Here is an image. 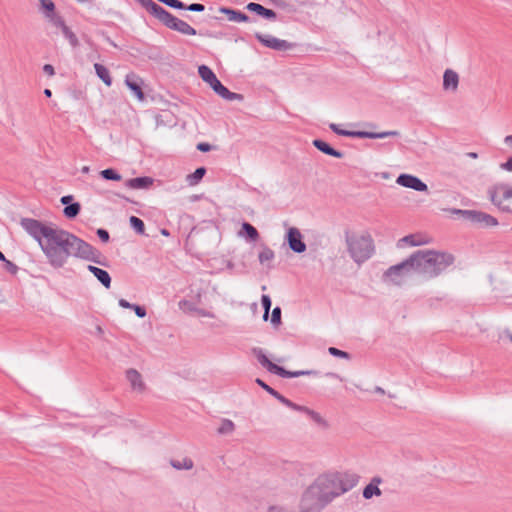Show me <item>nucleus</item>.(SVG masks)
<instances>
[{
  "instance_id": "1",
  "label": "nucleus",
  "mask_w": 512,
  "mask_h": 512,
  "mask_svg": "<svg viewBox=\"0 0 512 512\" xmlns=\"http://www.w3.org/2000/svg\"><path fill=\"white\" fill-rule=\"evenodd\" d=\"M21 227L39 244L48 263L53 268H62L71 252L72 233L52 223H43L33 218H22Z\"/></svg>"
},
{
  "instance_id": "2",
  "label": "nucleus",
  "mask_w": 512,
  "mask_h": 512,
  "mask_svg": "<svg viewBox=\"0 0 512 512\" xmlns=\"http://www.w3.org/2000/svg\"><path fill=\"white\" fill-rule=\"evenodd\" d=\"M413 271L427 278H434L453 264L454 257L449 253L435 250H419L410 256Z\"/></svg>"
},
{
  "instance_id": "3",
  "label": "nucleus",
  "mask_w": 512,
  "mask_h": 512,
  "mask_svg": "<svg viewBox=\"0 0 512 512\" xmlns=\"http://www.w3.org/2000/svg\"><path fill=\"white\" fill-rule=\"evenodd\" d=\"M359 476L352 472H333L319 476L313 483L319 488L322 497L330 503L335 497L352 489Z\"/></svg>"
},
{
  "instance_id": "4",
  "label": "nucleus",
  "mask_w": 512,
  "mask_h": 512,
  "mask_svg": "<svg viewBox=\"0 0 512 512\" xmlns=\"http://www.w3.org/2000/svg\"><path fill=\"white\" fill-rule=\"evenodd\" d=\"M150 14L166 27L184 35H196V30L187 22L177 18L153 0H137Z\"/></svg>"
},
{
  "instance_id": "5",
  "label": "nucleus",
  "mask_w": 512,
  "mask_h": 512,
  "mask_svg": "<svg viewBox=\"0 0 512 512\" xmlns=\"http://www.w3.org/2000/svg\"><path fill=\"white\" fill-rule=\"evenodd\" d=\"M346 244L351 258L357 264L366 262L375 252L374 241L369 233L347 235Z\"/></svg>"
},
{
  "instance_id": "6",
  "label": "nucleus",
  "mask_w": 512,
  "mask_h": 512,
  "mask_svg": "<svg viewBox=\"0 0 512 512\" xmlns=\"http://www.w3.org/2000/svg\"><path fill=\"white\" fill-rule=\"evenodd\" d=\"M252 353L256 357L258 363L265 368L268 372L279 375L283 378H296L303 375H317L318 373L314 370H300V371H287L283 367L272 363L264 350L259 347L252 348Z\"/></svg>"
},
{
  "instance_id": "7",
  "label": "nucleus",
  "mask_w": 512,
  "mask_h": 512,
  "mask_svg": "<svg viewBox=\"0 0 512 512\" xmlns=\"http://www.w3.org/2000/svg\"><path fill=\"white\" fill-rule=\"evenodd\" d=\"M493 205L500 211L512 214V186L507 183H496L488 191Z\"/></svg>"
},
{
  "instance_id": "8",
  "label": "nucleus",
  "mask_w": 512,
  "mask_h": 512,
  "mask_svg": "<svg viewBox=\"0 0 512 512\" xmlns=\"http://www.w3.org/2000/svg\"><path fill=\"white\" fill-rule=\"evenodd\" d=\"M328 502L322 497L319 488L312 483L303 493L299 508L300 512H320Z\"/></svg>"
},
{
  "instance_id": "9",
  "label": "nucleus",
  "mask_w": 512,
  "mask_h": 512,
  "mask_svg": "<svg viewBox=\"0 0 512 512\" xmlns=\"http://www.w3.org/2000/svg\"><path fill=\"white\" fill-rule=\"evenodd\" d=\"M70 257H76L87 261L101 264L100 252L92 245L72 234Z\"/></svg>"
},
{
  "instance_id": "10",
  "label": "nucleus",
  "mask_w": 512,
  "mask_h": 512,
  "mask_svg": "<svg viewBox=\"0 0 512 512\" xmlns=\"http://www.w3.org/2000/svg\"><path fill=\"white\" fill-rule=\"evenodd\" d=\"M329 128L336 134L341 136L353 137V138H368V139H382L390 136H398V131H385V132H368V131H349L344 130L335 123H331Z\"/></svg>"
},
{
  "instance_id": "11",
  "label": "nucleus",
  "mask_w": 512,
  "mask_h": 512,
  "mask_svg": "<svg viewBox=\"0 0 512 512\" xmlns=\"http://www.w3.org/2000/svg\"><path fill=\"white\" fill-rule=\"evenodd\" d=\"M410 271H413V265L410 262V257L403 262L391 266L384 274V277L396 285L402 284L404 278Z\"/></svg>"
},
{
  "instance_id": "12",
  "label": "nucleus",
  "mask_w": 512,
  "mask_h": 512,
  "mask_svg": "<svg viewBox=\"0 0 512 512\" xmlns=\"http://www.w3.org/2000/svg\"><path fill=\"white\" fill-rule=\"evenodd\" d=\"M255 38L263 46L270 48L272 50H276V51H286V50H290L293 47L292 43H290L286 40L276 38V37H274L272 35H268V34L256 33Z\"/></svg>"
},
{
  "instance_id": "13",
  "label": "nucleus",
  "mask_w": 512,
  "mask_h": 512,
  "mask_svg": "<svg viewBox=\"0 0 512 512\" xmlns=\"http://www.w3.org/2000/svg\"><path fill=\"white\" fill-rule=\"evenodd\" d=\"M397 184L413 189L415 191L424 192L428 190L427 185L418 177L410 174H401L397 177Z\"/></svg>"
},
{
  "instance_id": "14",
  "label": "nucleus",
  "mask_w": 512,
  "mask_h": 512,
  "mask_svg": "<svg viewBox=\"0 0 512 512\" xmlns=\"http://www.w3.org/2000/svg\"><path fill=\"white\" fill-rule=\"evenodd\" d=\"M470 216L469 222L478 225L479 227H494L498 225V220L485 212L472 210L468 213Z\"/></svg>"
},
{
  "instance_id": "15",
  "label": "nucleus",
  "mask_w": 512,
  "mask_h": 512,
  "mask_svg": "<svg viewBox=\"0 0 512 512\" xmlns=\"http://www.w3.org/2000/svg\"><path fill=\"white\" fill-rule=\"evenodd\" d=\"M287 242L289 248L295 253H303L306 251V244L303 242L302 234L299 229L291 227L287 232Z\"/></svg>"
},
{
  "instance_id": "16",
  "label": "nucleus",
  "mask_w": 512,
  "mask_h": 512,
  "mask_svg": "<svg viewBox=\"0 0 512 512\" xmlns=\"http://www.w3.org/2000/svg\"><path fill=\"white\" fill-rule=\"evenodd\" d=\"M125 84L135 94L137 99L140 101L144 100L145 96L142 90L143 81L138 75L134 73L127 74L125 77Z\"/></svg>"
},
{
  "instance_id": "17",
  "label": "nucleus",
  "mask_w": 512,
  "mask_h": 512,
  "mask_svg": "<svg viewBox=\"0 0 512 512\" xmlns=\"http://www.w3.org/2000/svg\"><path fill=\"white\" fill-rule=\"evenodd\" d=\"M126 379L129 382L133 391L142 393L144 392L146 386L142 379L141 374L136 369H128L126 371Z\"/></svg>"
},
{
  "instance_id": "18",
  "label": "nucleus",
  "mask_w": 512,
  "mask_h": 512,
  "mask_svg": "<svg viewBox=\"0 0 512 512\" xmlns=\"http://www.w3.org/2000/svg\"><path fill=\"white\" fill-rule=\"evenodd\" d=\"M210 87L216 94H218L225 100L234 101L243 99V96L241 94L229 91L218 79H216L215 82H212Z\"/></svg>"
},
{
  "instance_id": "19",
  "label": "nucleus",
  "mask_w": 512,
  "mask_h": 512,
  "mask_svg": "<svg viewBox=\"0 0 512 512\" xmlns=\"http://www.w3.org/2000/svg\"><path fill=\"white\" fill-rule=\"evenodd\" d=\"M210 87L216 94H218L225 100L234 101L243 99V96L241 94L229 91L218 79H216L215 82H212Z\"/></svg>"
},
{
  "instance_id": "20",
  "label": "nucleus",
  "mask_w": 512,
  "mask_h": 512,
  "mask_svg": "<svg viewBox=\"0 0 512 512\" xmlns=\"http://www.w3.org/2000/svg\"><path fill=\"white\" fill-rule=\"evenodd\" d=\"M210 87L216 94H218L225 100L234 101L243 99V96L241 94L229 91L218 79H216L215 82H212Z\"/></svg>"
},
{
  "instance_id": "21",
  "label": "nucleus",
  "mask_w": 512,
  "mask_h": 512,
  "mask_svg": "<svg viewBox=\"0 0 512 512\" xmlns=\"http://www.w3.org/2000/svg\"><path fill=\"white\" fill-rule=\"evenodd\" d=\"M210 87L216 94H218L225 100L234 101L243 99V96L241 94L229 91L218 79H216L215 82H212Z\"/></svg>"
},
{
  "instance_id": "22",
  "label": "nucleus",
  "mask_w": 512,
  "mask_h": 512,
  "mask_svg": "<svg viewBox=\"0 0 512 512\" xmlns=\"http://www.w3.org/2000/svg\"><path fill=\"white\" fill-rule=\"evenodd\" d=\"M459 85V75L452 69H446L443 74V89L456 92Z\"/></svg>"
},
{
  "instance_id": "23",
  "label": "nucleus",
  "mask_w": 512,
  "mask_h": 512,
  "mask_svg": "<svg viewBox=\"0 0 512 512\" xmlns=\"http://www.w3.org/2000/svg\"><path fill=\"white\" fill-rule=\"evenodd\" d=\"M430 242V238L426 235L422 234H410L403 238H401L398 242L399 246L409 245V246H421L428 244Z\"/></svg>"
},
{
  "instance_id": "24",
  "label": "nucleus",
  "mask_w": 512,
  "mask_h": 512,
  "mask_svg": "<svg viewBox=\"0 0 512 512\" xmlns=\"http://www.w3.org/2000/svg\"><path fill=\"white\" fill-rule=\"evenodd\" d=\"M246 9L255 12L257 15L266 18L268 20L276 19V12L272 9L265 8L261 4L250 2L247 4Z\"/></svg>"
},
{
  "instance_id": "25",
  "label": "nucleus",
  "mask_w": 512,
  "mask_h": 512,
  "mask_svg": "<svg viewBox=\"0 0 512 512\" xmlns=\"http://www.w3.org/2000/svg\"><path fill=\"white\" fill-rule=\"evenodd\" d=\"M154 180L151 177L143 176L128 179L125 185L131 189H147L152 186Z\"/></svg>"
},
{
  "instance_id": "26",
  "label": "nucleus",
  "mask_w": 512,
  "mask_h": 512,
  "mask_svg": "<svg viewBox=\"0 0 512 512\" xmlns=\"http://www.w3.org/2000/svg\"><path fill=\"white\" fill-rule=\"evenodd\" d=\"M220 12L225 14L227 19L231 22H248L250 20L247 14L231 8L222 7L220 8Z\"/></svg>"
},
{
  "instance_id": "27",
  "label": "nucleus",
  "mask_w": 512,
  "mask_h": 512,
  "mask_svg": "<svg viewBox=\"0 0 512 512\" xmlns=\"http://www.w3.org/2000/svg\"><path fill=\"white\" fill-rule=\"evenodd\" d=\"M313 145L318 149L320 150L321 152H323L324 154H327V155H330V156H333L335 158H342L343 157V153L332 148L328 143H326L325 141L323 140H320V139H315L313 141Z\"/></svg>"
},
{
  "instance_id": "28",
  "label": "nucleus",
  "mask_w": 512,
  "mask_h": 512,
  "mask_svg": "<svg viewBox=\"0 0 512 512\" xmlns=\"http://www.w3.org/2000/svg\"><path fill=\"white\" fill-rule=\"evenodd\" d=\"M381 482V479L378 477H375L372 479L371 483L368 484L364 490H363V497L365 499H370L374 495L379 496L381 495V490L378 488V484Z\"/></svg>"
},
{
  "instance_id": "29",
  "label": "nucleus",
  "mask_w": 512,
  "mask_h": 512,
  "mask_svg": "<svg viewBox=\"0 0 512 512\" xmlns=\"http://www.w3.org/2000/svg\"><path fill=\"white\" fill-rule=\"evenodd\" d=\"M94 69L96 75L105 83V85L111 86L112 78L110 76L109 70L104 65L99 63L94 64Z\"/></svg>"
},
{
  "instance_id": "30",
  "label": "nucleus",
  "mask_w": 512,
  "mask_h": 512,
  "mask_svg": "<svg viewBox=\"0 0 512 512\" xmlns=\"http://www.w3.org/2000/svg\"><path fill=\"white\" fill-rule=\"evenodd\" d=\"M198 73L202 80L208 83L209 85H211L212 82H215V80L218 79L215 73L206 65L199 66Z\"/></svg>"
},
{
  "instance_id": "31",
  "label": "nucleus",
  "mask_w": 512,
  "mask_h": 512,
  "mask_svg": "<svg viewBox=\"0 0 512 512\" xmlns=\"http://www.w3.org/2000/svg\"><path fill=\"white\" fill-rule=\"evenodd\" d=\"M206 173V169L204 167L197 168L192 174L187 175L186 182L189 186L197 185Z\"/></svg>"
},
{
  "instance_id": "32",
  "label": "nucleus",
  "mask_w": 512,
  "mask_h": 512,
  "mask_svg": "<svg viewBox=\"0 0 512 512\" xmlns=\"http://www.w3.org/2000/svg\"><path fill=\"white\" fill-rule=\"evenodd\" d=\"M170 464L177 470H189L193 467V461L187 457H184L182 459H172L170 461Z\"/></svg>"
},
{
  "instance_id": "33",
  "label": "nucleus",
  "mask_w": 512,
  "mask_h": 512,
  "mask_svg": "<svg viewBox=\"0 0 512 512\" xmlns=\"http://www.w3.org/2000/svg\"><path fill=\"white\" fill-rule=\"evenodd\" d=\"M80 210H81L80 204L78 202H75V203L67 205L63 210V214L65 217L72 219L79 214Z\"/></svg>"
},
{
  "instance_id": "34",
  "label": "nucleus",
  "mask_w": 512,
  "mask_h": 512,
  "mask_svg": "<svg viewBox=\"0 0 512 512\" xmlns=\"http://www.w3.org/2000/svg\"><path fill=\"white\" fill-rule=\"evenodd\" d=\"M235 425L229 419H222L220 426L217 428V432L221 435H227L234 431Z\"/></svg>"
},
{
  "instance_id": "35",
  "label": "nucleus",
  "mask_w": 512,
  "mask_h": 512,
  "mask_svg": "<svg viewBox=\"0 0 512 512\" xmlns=\"http://www.w3.org/2000/svg\"><path fill=\"white\" fill-rule=\"evenodd\" d=\"M49 22L56 28L58 29H62L63 26H65V22L63 20V18L61 16H59L58 14L55 13V11L53 12H50V13H46V16H45Z\"/></svg>"
},
{
  "instance_id": "36",
  "label": "nucleus",
  "mask_w": 512,
  "mask_h": 512,
  "mask_svg": "<svg viewBox=\"0 0 512 512\" xmlns=\"http://www.w3.org/2000/svg\"><path fill=\"white\" fill-rule=\"evenodd\" d=\"M242 231H244L247 237L252 241H256L259 238L257 229L248 222L242 224Z\"/></svg>"
},
{
  "instance_id": "37",
  "label": "nucleus",
  "mask_w": 512,
  "mask_h": 512,
  "mask_svg": "<svg viewBox=\"0 0 512 512\" xmlns=\"http://www.w3.org/2000/svg\"><path fill=\"white\" fill-rule=\"evenodd\" d=\"M256 383L262 387L265 391H267L270 395H272L273 397H275L278 401H280L282 403V400H284L286 397H284L283 395H281L279 392H277L276 390H274L272 387H270L269 385H267L264 381H262L261 379H256Z\"/></svg>"
},
{
  "instance_id": "38",
  "label": "nucleus",
  "mask_w": 512,
  "mask_h": 512,
  "mask_svg": "<svg viewBox=\"0 0 512 512\" xmlns=\"http://www.w3.org/2000/svg\"><path fill=\"white\" fill-rule=\"evenodd\" d=\"M129 223H130V226L138 234L143 235L145 233V225H144V222L140 218H138L136 216H131L130 219H129Z\"/></svg>"
},
{
  "instance_id": "39",
  "label": "nucleus",
  "mask_w": 512,
  "mask_h": 512,
  "mask_svg": "<svg viewBox=\"0 0 512 512\" xmlns=\"http://www.w3.org/2000/svg\"><path fill=\"white\" fill-rule=\"evenodd\" d=\"M61 32L63 33L64 37L69 41L70 45L72 47H77L79 44L78 38L76 35L71 31V29L65 25L61 29Z\"/></svg>"
},
{
  "instance_id": "40",
  "label": "nucleus",
  "mask_w": 512,
  "mask_h": 512,
  "mask_svg": "<svg viewBox=\"0 0 512 512\" xmlns=\"http://www.w3.org/2000/svg\"><path fill=\"white\" fill-rule=\"evenodd\" d=\"M95 277L105 288H110L111 277L106 270L100 269L99 272L95 275Z\"/></svg>"
},
{
  "instance_id": "41",
  "label": "nucleus",
  "mask_w": 512,
  "mask_h": 512,
  "mask_svg": "<svg viewBox=\"0 0 512 512\" xmlns=\"http://www.w3.org/2000/svg\"><path fill=\"white\" fill-rule=\"evenodd\" d=\"M100 175L105 180L120 181L122 179V176L117 171L111 168L102 170L100 172Z\"/></svg>"
},
{
  "instance_id": "42",
  "label": "nucleus",
  "mask_w": 512,
  "mask_h": 512,
  "mask_svg": "<svg viewBox=\"0 0 512 512\" xmlns=\"http://www.w3.org/2000/svg\"><path fill=\"white\" fill-rule=\"evenodd\" d=\"M178 305L182 311L188 313H196L198 309L193 302L185 299L181 300Z\"/></svg>"
},
{
  "instance_id": "43",
  "label": "nucleus",
  "mask_w": 512,
  "mask_h": 512,
  "mask_svg": "<svg viewBox=\"0 0 512 512\" xmlns=\"http://www.w3.org/2000/svg\"><path fill=\"white\" fill-rule=\"evenodd\" d=\"M274 258V252L269 247H264L259 253V261L261 264L271 261Z\"/></svg>"
},
{
  "instance_id": "44",
  "label": "nucleus",
  "mask_w": 512,
  "mask_h": 512,
  "mask_svg": "<svg viewBox=\"0 0 512 512\" xmlns=\"http://www.w3.org/2000/svg\"><path fill=\"white\" fill-rule=\"evenodd\" d=\"M261 303H262V306H263V309H264L263 319L267 320L268 319V315H269V311H270V308H271V304H272L270 296L262 295Z\"/></svg>"
},
{
  "instance_id": "45",
  "label": "nucleus",
  "mask_w": 512,
  "mask_h": 512,
  "mask_svg": "<svg viewBox=\"0 0 512 512\" xmlns=\"http://www.w3.org/2000/svg\"><path fill=\"white\" fill-rule=\"evenodd\" d=\"M304 413L307 414L317 424H319V425H325L326 424L324 419L321 417V415L318 412H316L314 410H311V409L306 407Z\"/></svg>"
},
{
  "instance_id": "46",
  "label": "nucleus",
  "mask_w": 512,
  "mask_h": 512,
  "mask_svg": "<svg viewBox=\"0 0 512 512\" xmlns=\"http://www.w3.org/2000/svg\"><path fill=\"white\" fill-rule=\"evenodd\" d=\"M271 323L278 326L281 323V308L275 307L271 315Z\"/></svg>"
},
{
  "instance_id": "47",
  "label": "nucleus",
  "mask_w": 512,
  "mask_h": 512,
  "mask_svg": "<svg viewBox=\"0 0 512 512\" xmlns=\"http://www.w3.org/2000/svg\"><path fill=\"white\" fill-rule=\"evenodd\" d=\"M328 352L332 355V356H335V357H339V358H345V359H349L350 358V355L345 352V351H342L338 348H335V347H330L328 349Z\"/></svg>"
},
{
  "instance_id": "48",
  "label": "nucleus",
  "mask_w": 512,
  "mask_h": 512,
  "mask_svg": "<svg viewBox=\"0 0 512 512\" xmlns=\"http://www.w3.org/2000/svg\"><path fill=\"white\" fill-rule=\"evenodd\" d=\"M41 2L42 9L44 13H50L55 10V5L52 0H39Z\"/></svg>"
},
{
  "instance_id": "49",
  "label": "nucleus",
  "mask_w": 512,
  "mask_h": 512,
  "mask_svg": "<svg viewBox=\"0 0 512 512\" xmlns=\"http://www.w3.org/2000/svg\"><path fill=\"white\" fill-rule=\"evenodd\" d=\"M282 404H284L285 406H287V407H289V408H291L293 410L300 411V412H305V409H306L305 406H300L298 404H295V403H293L292 401H290L287 398L282 400Z\"/></svg>"
},
{
  "instance_id": "50",
  "label": "nucleus",
  "mask_w": 512,
  "mask_h": 512,
  "mask_svg": "<svg viewBox=\"0 0 512 512\" xmlns=\"http://www.w3.org/2000/svg\"><path fill=\"white\" fill-rule=\"evenodd\" d=\"M3 262L5 264V269L9 273L14 275L18 272V266L15 263H13L12 261L6 259V261H3Z\"/></svg>"
},
{
  "instance_id": "51",
  "label": "nucleus",
  "mask_w": 512,
  "mask_h": 512,
  "mask_svg": "<svg viewBox=\"0 0 512 512\" xmlns=\"http://www.w3.org/2000/svg\"><path fill=\"white\" fill-rule=\"evenodd\" d=\"M471 211L472 210H462V209H456V208H453V209L450 210V212L452 214L460 215V216H462L467 221H469V218H470L468 213H471Z\"/></svg>"
},
{
  "instance_id": "52",
  "label": "nucleus",
  "mask_w": 512,
  "mask_h": 512,
  "mask_svg": "<svg viewBox=\"0 0 512 512\" xmlns=\"http://www.w3.org/2000/svg\"><path fill=\"white\" fill-rule=\"evenodd\" d=\"M184 9H187L192 12H202L205 10V6L200 3H193V4H190L189 6H185Z\"/></svg>"
},
{
  "instance_id": "53",
  "label": "nucleus",
  "mask_w": 512,
  "mask_h": 512,
  "mask_svg": "<svg viewBox=\"0 0 512 512\" xmlns=\"http://www.w3.org/2000/svg\"><path fill=\"white\" fill-rule=\"evenodd\" d=\"M134 310L135 314L139 317V318H144L146 316V310L144 307L142 306H139V305H133V307L131 308Z\"/></svg>"
},
{
  "instance_id": "54",
  "label": "nucleus",
  "mask_w": 512,
  "mask_h": 512,
  "mask_svg": "<svg viewBox=\"0 0 512 512\" xmlns=\"http://www.w3.org/2000/svg\"><path fill=\"white\" fill-rule=\"evenodd\" d=\"M97 235H98V237L100 238L101 241H103V242H108L109 241V233L105 229H102V228L98 229L97 230Z\"/></svg>"
},
{
  "instance_id": "55",
  "label": "nucleus",
  "mask_w": 512,
  "mask_h": 512,
  "mask_svg": "<svg viewBox=\"0 0 512 512\" xmlns=\"http://www.w3.org/2000/svg\"><path fill=\"white\" fill-rule=\"evenodd\" d=\"M43 72L50 77L55 75V69L51 64H45L43 66Z\"/></svg>"
},
{
  "instance_id": "56",
  "label": "nucleus",
  "mask_w": 512,
  "mask_h": 512,
  "mask_svg": "<svg viewBox=\"0 0 512 512\" xmlns=\"http://www.w3.org/2000/svg\"><path fill=\"white\" fill-rule=\"evenodd\" d=\"M500 168L505 171H512V157L508 158L506 162L500 164Z\"/></svg>"
},
{
  "instance_id": "57",
  "label": "nucleus",
  "mask_w": 512,
  "mask_h": 512,
  "mask_svg": "<svg viewBox=\"0 0 512 512\" xmlns=\"http://www.w3.org/2000/svg\"><path fill=\"white\" fill-rule=\"evenodd\" d=\"M196 314H198L201 317H208V318H214L215 317L214 313H212L210 311H207V310H204V309H200V308L197 309Z\"/></svg>"
},
{
  "instance_id": "58",
  "label": "nucleus",
  "mask_w": 512,
  "mask_h": 512,
  "mask_svg": "<svg viewBox=\"0 0 512 512\" xmlns=\"http://www.w3.org/2000/svg\"><path fill=\"white\" fill-rule=\"evenodd\" d=\"M73 200V196L72 195H66V196H63L61 197L60 199V202L63 204V205H69V204H72L71 201Z\"/></svg>"
},
{
  "instance_id": "59",
  "label": "nucleus",
  "mask_w": 512,
  "mask_h": 512,
  "mask_svg": "<svg viewBox=\"0 0 512 512\" xmlns=\"http://www.w3.org/2000/svg\"><path fill=\"white\" fill-rule=\"evenodd\" d=\"M197 149L202 151V152H207V151H209L211 149V146L208 143H199L197 145Z\"/></svg>"
},
{
  "instance_id": "60",
  "label": "nucleus",
  "mask_w": 512,
  "mask_h": 512,
  "mask_svg": "<svg viewBox=\"0 0 512 512\" xmlns=\"http://www.w3.org/2000/svg\"><path fill=\"white\" fill-rule=\"evenodd\" d=\"M119 305H120L121 307H123V308H130V309H131V308L133 307V305H134V304L129 303V302H128L127 300H125V299H120V300H119Z\"/></svg>"
},
{
  "instance_id": "61",
  "label": "nucleus",
  "mask_w": 512,
  "mask_h": 512,
  "mask_svg": "<svg viewBox=\"0 0 512 512\" xmlns=\"http://www.w3.org/2000/svg\"><path fill=\"white\" fill-rule=\"evenodd\" d=\"M87 269H88V271H89V272H91V273L95 276V275L99 272V270H100L101 268H98V267L93 266V265H89V266L87 267Z\"/></svg>"
},
{
  "instance_id": "62",
  "label": "nucleus",
  "mask_w": 512,
  "mask_h": 512,
  "mask_svg": "<svg viewBox=\"0 0 512 512\" xmlns=\"http://www.w3.org/2000/svg\"><path fill=\"white\" fill-rule=\"evenodd\" d=\"M87 269H88V271H89V272H91V273L95 276V275L99 272V270H100L101 268H98V267L93 266V265H89V266L87 267Z\"/></svg>"
},
{
  "instance_id": "63",
  "label": "nucleus",
  "mask_w": 512,
  "mask_h": 512,
  "mask_svg": "<svg viewBox=\"0 0 512 512\" xmlns=\"http://www.w3.org/2000/svg\"><path fill=\"white\" fill-rule=\"evenodd\" d=\"M504 143L512 149V134L504 138Z\"/></svg>"
},
{
  "instance_id": "64",
  "label": "nucleus",
  "mask_w": 512,
  "mask_h": 512,
  "mask_svg": "<svg viewBox=\"0 0 512 512\" xmlns=\"http://www.w3.org/2000/svg\"><path fill=\"white\" fill-rule=\"evenodd\" d=\"M267 512H285V511H284V510H283V508H281V507L272 506V507H270V508L268 509V511H267Z\"/></svg>"
}]
</instances>
